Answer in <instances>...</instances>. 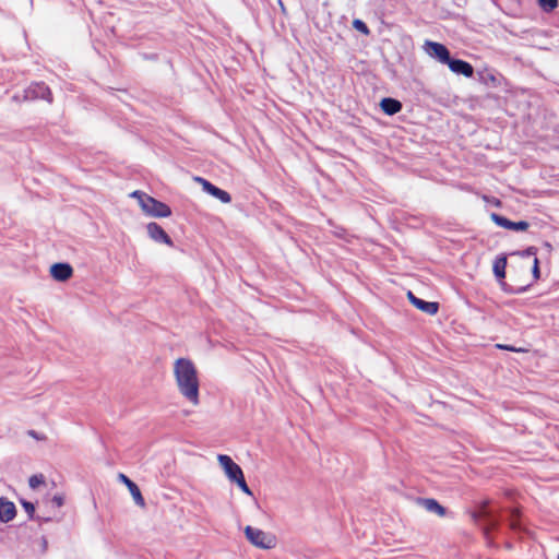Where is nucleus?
<instances>
[{"instance_id":"f257e3e1","label":"nucleus","mask_w":559,"mask_h":559,"mask_svg":"<svg viewBox=\"0 0 559 559\" xmlns=\"http://www.w3.org/2000/svg\"><path fill=\"white\" fill-rule=\"evenodd\" d=\"M174 374L182 396L193 405H198L200 384L193 362L188 358H178L174 365Z\"/></svg>"},{"instance_id":"f03ea898","label":"nucleus","mask_w":559,"mask_h":559,"mask_svg":"<svg viewBox=\"0 0 559 559\" xmlns=\"http://www.w3.org/2000/svg\"><path fill=\"white\" fill-rule=\"evenodd\" d=\"M245 534L247 539L254 546L261 549H271L275 545V538L270 534H266L262 530L252 527L250 525L246 526Z\"/></svg>"},{"instance_id":"7ed1b4c3","label":"nucleus","mask_w":559,"mask_h":559,"mask_svg":"<svg viewBox=\"0 0 559 559\" xmlns=\"http://www.w3.org/2000/svg\"><path fill=\"white\" fill-rule=\"evenodd\" d=\"M24 100L44 99L49 104L52 103V93L49 86L44 82H34L24 90Z\"/></svg>"},{"instance_id":"20e7f679","label":"nucleus","mask_w":559,"mask_h":559,"mask_svg":"<svg viewBox=\"0 0 559 559\" xmlns=\"http://www.w3.org/2000/svg\"><path fill=\"white\" fill-rule=\"evenodd\" d=\"M143 211L153 217H168L171 209L166 203L154 199L151 195H143Z\"/></svg>"},{"instance_id":"39448f33","label":"nucleus","mask_w":559,"mask_h":559,"mask_svg":"<svg viewBox=\"0 0 559 559\" xmlns=\"http://www.w3.org/2000/svg\"><path fill=\"white\" fill-rule=\"evenodd\" d=\"M423 48L429 57L443 64H445L451 57L449 49L443 44L437 41L426 40Z\"/></svg>"},{"instance_id":"423d86ee","label":"nucleus","mask_w":559,"mask_h":559,"mask_svg":"<svg viewBox=\"0 0 559 559\" xmlns=\"http://www.w3.org/2000/svg\"><path fill=\"white\" fill-rule=\"evenodd\" d=\"M217 460L230 481L236 480L243 474L241 467L236 464L230 456L226 454H219Z\"/></svg>"},{"instance_id":"0eeeda50","label":"nucleus","mask_w":559,"mask_h":559,"mask_svg":"<svg viewBox=\"0 0 559 559\" xmlns=\"http://www.w3.org/2000/svg\"><path fill=\"white\" fill-rule=\"evenodd\" d=\"M195 181L201 183L203 191L218 199L222 203H229L231 201V197L227 191L214 186L209 180L202 177H195Z\"/></svg>"},{"instance_id":"6e6552de","label":"nucleus","mask_w":559,"mask_h":559,"mask_svg":"<svg viewBox=\"0 0 559 559\" xmlns=\"http://www.w3.org/2000/svg\"><path fill=\"white\" fill-rule=\"evenodd\" d=\"M490 218L499 227L510 230L523 231L526 230L530 226L526 221L512 222L498 213H491Z\"/></svg>"},{"instance_id":"1a4fd4ad","label":"nucleus","mask_w":559,"mask_h":559,"mask_svg":"<svg viewBox=\"0 0 559 559\" xmlns=\"http://www.w3.org/2000/svg\"><path fill=\"white\" fill-rule=\"evenodd\" d=\"M407 297L409 302L416 307L418 310L429 314L435 316L439 311V302L436 301H426L421 298L415 296L411 290L407 293Z\"/></svg>"},{"instance_id":"9d476101","label":"nucleus","mask_w":559,"mask_h":559,"mask_svg":"<svg viewBox=\"0 0 559 559\" xmlns=\"http://www.w3.org/2000/svg\"><path fill=\"white\" fill-rule=\"evenodd\" d=\"M147 234L151 239L156 242L165 243L169 247L174 246L173 239L168 236V234L155 222L148 223L146 226Z\"/></svg>"},{"instance_id":"9b49d317","label":"nucleus","mask_w":559,"mask_h":559,"mask_svg":"<svg viewBox=\"0 0 559 559\" xmlns=\"http://www.w3.org/2000/svg\"><path fill=\"white\" fill-rule=\"evenodd\" d=\"M445 64L455 74H461L464 75L465 78H472L474 74L473 66L465 60L450 57L449 61Z\"/></svg>"},{"instance_id":"f8f14e48","label":"nucleus","mask_w":559,"mask_h":559,"mask_svg":"<svg viewBox=\"0 0 559 559\" xmlns=\"http://www.w3.org/2000/svg\"><path fill=\"white\" fill-rule=\"evenodd\" d=\"M73 274V269L69 263L58 262L50 266V275L59 282L68 281Z\"/></svg>"},{"instance_id":"ddd939ff","label":"nucleus","mask_w":559,"mask_h":559,"mask_svg":"<svg viewBox=\"0 0 559 559\" xmlns=\"http://www.w3.org/2000/svg\"><path fill=\"white\" fill-rule=\"evenodd\" d=\"M16 515V508L12 501L7 498L0 497V521L8 523Z\"/></svg>"},{"instance_id":"4468645a","label":"nucleus","mask_w":559,"mask_h":559,"mask_svg":"<svg viewBox=\"0 0 559 559\" xmlns=\"http://www.w3.org/2000/svg\"><path fill=\"white\" fill-rule=\"evenodd\" d=\"M119 479L128 487V490L133 497L135 503L140 507H144L145 501L139 486L124 474H119Z\"/></svg>"},{"instance_id":"2eb2a0df","label":"nucleus","mask_w":559,"mask_h":559,"mask_svg":"<svg viewBox=\"0 0 559 559\" xmlns=\"http://www.w3.org/2000/svg\"><path fill=\"white\" fill-rule=\"evenodd\" d=\"M418 502L428 512L436 513L439 516H444L447 514V509L443 506H441L436 499H432V498H419Z\"/></svg>"},{"instance_id":"dca6fc26","label":"nucleus","mask_w":559,"mask_h":559,"mask_svg":"<svg viewBox=\"0 0 559 559\" xmlns=\"http://www.w3.org/2000/svg\"><path fill=\"white\" fill-rule=\"evenodd\" d=\"M380 107L385 115L393 116L402 110V103L392 97H384L380 102Z\"/></svg>"},{"instance_id":"f3484780","label":"nucleus","mask_w":559,"mask_h":559,"mask_svg":"<svg viewBox=\"0 0 559 559\" xmlns=\"http://www.w3.org/2000/svg\"><path fill=\"white\" fill-rule=\"evenodd\" d=\"M506 267H507V257L499 255L493 261V274L498 281L504 280L506 277Z\"/></svg>"},{"instance_id":"a211bd4d","label":"nucleus","mask_w":559,"mask_h":559,"mask_svg":"<svg viewBox=\"0 0 559 559\" xmlns=\"http://www.w3.org/2000/svg\"><path fill=\"white\" fill-rule=\"evenodd\" d=\"M500 283V286H501V289L507 293V294H513V295H519V294H523L525 293L530 285H526V286H518V287H513L511 285H509L508 283H506L503 280L499 281Z\"/></svg>"},{"instance_id":"6ab92c4d","label":"nucleus","mask_w":559,"mask_h":559,"mask_svg":"<svg viewBox=\"0 0 559 559\" xmlns=\"http://www.w3.org/2000/svg\"><path fill=\"white\" fill-rule=\"evenodd\" d=\"M544 12H552L558 7V0H537Z\"/></svg>"},{"instance_id":"aec40b11","label":"nucleus","mask_w":559,"mask_h":559,"mask_svg":"<svg viewBox=\"0 0 559 559\" xmlns=\"http://www.w3.org/2000/svg\"><path fill=\"white\" fill-rule=\"evenodd\" d=\"M45 483V477L43 474L32 475L28 479V485L32 489H36L39 485Z\"/></svg>"},{"instance_id":"412c9836","label":"nucleus","mask_w":559,"mask_h":559,"mask_svg":"<svg viewBox=\"0 0 559 559\" xmlns=\"http://www.w3.org/2000/svg\"><path fill=\"white\" fill-rule=\"evenodd\" d=\"M233 481L238 485V487L240 488V490L243 493H246L248 496H252V491L249 488V486L247 485L243 474L240 477H238L236 480H233Z\"/></svg>"},{"instance_id":"4be33fe9","label":"nucleus","mask_w":559,"mask_h":559,"mask_svg":"<svg viewBox=\"0 0 559 559\" xmlns=\"http://www.w3.org/2000/svg\"><path fill=\"white\" fill-rule=\"evenodd\" d=\"M353 26H354L355 29H357L361 34L368 35L370 33L369 27L367 26V24L364 21L359 20V19L354 20Z\"/></svg>"},{"instance_id":"5701e85b","label":"nucleus","mask_w":559,"mask_h":559,"mask_svg":"<svg viewBox=\"0 0 559 559\" xmlns=\"http://www.w3.org/2000/svg\"><path fill=\"white\" fill-rule=\"evenodd\" d=\"M21 504L24 508V510L26 511V513L28 514V518L31 520H34L35 519V506H34V503L22 499L21 500Z\"/></svg>"},{"instance_id":"b1692460","label":"nucleus","mask_w":559,"mask_h":559,"mask_svg":"<svg viewBox=\"0 0 559 559\" xmlns=\"http://www.w3.org/2000/svg\"><path fill=\"white\" fill-rule=\"evenodd\" d=\"M538 252V249L534 246H531V247H527L526 249L522 250V251H519L516 252V254L525 258V257H531V255H534V258L536 257Z\"/></svg>"},{"instance_id":"393cba45","label":"nucleus","mask_w":559,"mask_h":559,"mask_svg":"<svg viewBox=\"0 0 559 559\" xmlns=\"http://www.w3.org/2000/svg\"><path fill=\"white\" fill-rule=\"evenodd\" d=\"M50 502L53 507L61 508L64 504V497L57 493L51 498Z\"/></svg>"},{"instance_id":"a878e982","label":"nucleus","mask_w":559,"mask_h":559,"mask_svg":"<svg viewBox=\"0 0 559 559\" xmlns=\"http://www.w3.org/2000/svg\"><path fill=\"white\" fill-rule=\"evenodd\" d=\"M496 347L499 349H502V350H508V352H513V353L524 352L522 348H518L513 345H507V344H497Z\"/></svg>"},{"instance_id":"bb28decb","label":"nucleus","mask_w":559,"mask_h":559,"mask_svg":"<svg viewBox=\"0 0 559 559\" xmlns=\"http://www.w3.org/2000/svg\"><path fill=\"white\" fill-rule=\"evenodd\" d=\"M532 273L535 280H538L540 276V270H539V260L535 257L533 262V269Z\"/></svg>"},{"instance_id":"cd10ccee","label":"nucleus","mask_w":559,"mask_h":559,"mask_svg":"<svg viewBox=\"0 0 559 559\" xmlns=\"http://www.w3.org/2000/svg\"><path fill=\"white\" fill-rule=\"evenodd\" d=\"M143 195H147V194L142 191H134L131 193V197L136 198L139 200L141 207H143V202H144V199L142 198Z\"/></svg>"},{"instance_id":"c85d7f7f","label":"nucleus","mask_w":559,"mask_h":559,"mask_svg":"<svg viewBox=\"0 0 559 559\" xmlns=\"http://www.w3.org/2000/svg\"><path fill=\"white\" fill-rule=\"evenodd\" d=\"M36 519H37L39 522H45V523H47V522H50V521H51V518H40V516H37Z\"/></svg>"},{"instance_id":"c756f323","label":"nucleus","mask_w":559,"mask_h":559,"mask_svg":"<svg viewBox=\"0 0 559 559\" xmlns=\"http://www.w3.org/2000/svg\"><path fill=\"white\" fill-rule=\"evenodd\" d=\"M544 247H545L548 251H551V250H552V246H551V243H550V242H548V241H545V242H544Z\"/></svg>"},{"instance_id":"7c9ffc66","label":"nucleus","mask_w":559,"mask_h":559,"mask_svg":"<svg viewBox=\"0 0 559 559\" xmlns=\"http://www.w3.org/2000/svg\"><path fill=\"white\" fill-rule=\"evenodd\" d=\"M344 234H345V230L344 229H341V231H336L335 235L340 238H343L344 237Z\"/></svg>"},{"instance_id":"2f4dec72","label":"nucleus","mask_w":559,"mask_h":559,"mask_svg":"<svg viewBox=\"0 0 559 559\" xmlns=\"http://www.w3.org/2000/svg\"><path fill=\"white\" fill-rule=\"evenodd\" d=\"M489 81L495 82V81H496V78H495L492 74H489Z\"/></svg>"},{"instance_id":"473e14b6","label":"nucleus","mask_w":559,"mask_h":559,"mask_svg":"<svg viewBox=\"0 0 559 559\" xmlns=\"http://www.w3.org/2000/svg\"><path fill=\"white\" fill-rule=\"evenodd\" d=\"M511 527L515 530L518 526H516V524L514 522H512L511 523Z\"/></svg>"},{"instance_id":"72a5a7b5","label":"nucleus","mask_w":559,"mask_h":559,"mask_svg":"<svg viewBox=\"0 0 559 559\" xmlns=\"http://www.w3.org/2000/svg\"><path fill=\"white\" fill-rule=\"evenodd\" d=\"M557 559H559V554H558V558Z\"/></svg>"}]
</instances>
